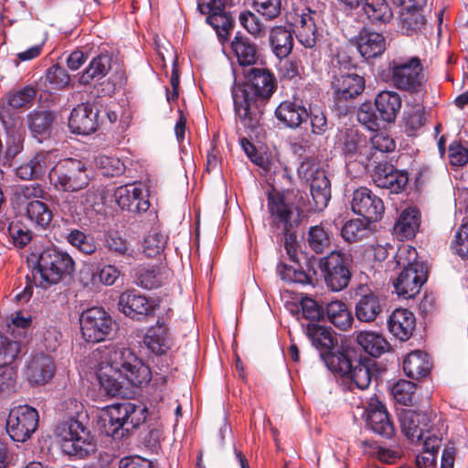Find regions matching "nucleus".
Listing matches in <instances>:
<instances>
[{
  "label": "nucleus",
  "mask_w": 468,
  "mask_h": 468,
  "mask_svg": "<svg viewBox=\"0 0 468 468\" xmlns=\"http://www.w3.org/2000/svg\"><path fill=\"white\" fill-rule=\"evenodd\" d=\"M97 378L105 395L124 397L127 394L125 384L133 387L147 384L152 372L131 349L112 346L102 352Z\"/></svg>",
  "instance_id": "nucleus-1"
},
{
  "label": "nucleus",
  "mask_w": 468,
  "mask_h": 468,
  "mask_svg": "<svg viewBox=\"0 0 468 468\" xmlns=\"http://www.w3.org/2000/svg\"><path fill=\"white\" fill-rule=\"evenodd\" d=\"M277 88L274 74L265 68H251L242 85L234 86L232 99L237 118L246 128L259 125L264 103Z\"/></svg>",
  "instance_id": "nucleus-2"
},
{
  "label": "nucleus",
  "mask_w": 468,
  "mask_h": 468,
  "mask_svg": "<svg viewBox=\"0 0 468 468\" xmlns=\"http://www.w3.org/2000/svg\"><path fill=\"white\" fill-rule=\"evenodd\" d=\"M74 271L72 257L66 251L50 247L39 253L32 273L35 282L47 289L71 280Z\"/></svg>",
  "instance_id": "nucleus-3"
},
{
  "label": "nucleus",
  "mask_w": 468,
  "mask_h": 468,
  "mask_svg": "<svg viewBox=\"0 0 468 468\" xmlns=\"http://www.w3.org/2000/svg\"><path fill=\"white\" fill-rule=\"evenodd\" d=\"M397 264L402 266V271L394 282V287L399 296L404 299L414 298L420 291L428 278L425 264L418 261L417 250L410 245L400 247L395 256Z\"/></svg>",
  "instance_id": "nucleus-4"
},
{
  "label": "nucleus",
  "mask_w": 468,
  "mask_h": 468,
  "mask_svg": "<svg viewBox=\"0 0 468 468\" xmlns=\"http://www.w3.org/2000/svg\"><path fill=\"white\" fill-rule=\"evenodd\" d=\"M144 406L130 401L112 404L106 409L102 432L114 441H122L146 420Z\"/></svg>",
  "instance_id": "nucleus-5"
},
{
  "label": "nucleus",
  "mask_w": 468,
  "mask_h": 468,
  "mask_svg": "<svg viewBox=\"0 0 468 468\" xmlns=\"http://www.w3.org/2000/svg\"><path fill=\"white\" fill-rule=\"evenodd\" d=\"M54 434L60 440L61 448L68 455L82 459L95 451L90 430L75 418L59 421L54 429Z\"/></svg>",
  "instance_id": "nucleus-6"
},
{
  "label": "nucleus",
  "mask_w": 468,
  "mask_h": 468,
  "mask_svg": "<svg viewBox=\"0 0 468 468\" xmlns=\"http://www.w3.org/2000/svg\"><path fill=\"white\" fill-rule=\"evenodd\" d=\"M49 183L58 192H79L88 187L90 176L87 165L76 158L58 161L48 172Z\"/></svg>",
  "instance_id": "nucleus-7"
},
{
  "label": "nucleus",
  "mask_w": 468,
  "mask_h": 468,
  "mask_svg": "<svg viewBox=\"0 0 468 468\" xmlns=\"http://www.w3.org/2000/svg\"><path fill=\"white\" fill-rule=\"evenodd\" d=\"M267 208L272 227L280 231L296 230L301 224L303 210L284 193L268 192Z\"/></svg>",
  "instance_id": "nucleus-8"
},
{
  "label": "nucleus",
  "mask_w": 468,
  "mask_h": 468,
  "mask_svg": "<svg viewBox=\"0 0 468 468\" xmlns=\"http://www.w3.org/2000/svg\"><path fill=\"white\" fill-rule=\"evenodd\" d=\"M391 81L395 88L410 93H419L425 89V76L420 59L393 60L390 63Z\"/></svg>",
  "instance_id": "nucleus-9"
},
{
  "label": "nucleus",
  "mask_w": 468,
  "mask_h": 468,
  "mask_svg": "<svg viewBox=\"0 0 468 468\" xmlns=\"http://www.w3.org/2000/svg\"><path fill=\"white\" fill-rule=\"evenodd\" d=\"M351 263V255L339 250H333L320 260L324 282L333 292H340L348 286Z\"/></svg>",
  "instance_id": "nucleus-10"
},
{
  "label": "nucleus",
  "mask_w": 468,
  "mask_h": 468,
  "mask_svg": "<svg viewBox=\"0 0 468 468\" xmlns=\"http://www.w3.org/2000/svg\"><path fill=\"white\" fill-rule=\"evenodd\" d=\"M354 356L355 351L347 348L340 354L339 365L328 369L348 378L357 388L363 390L371 383L376 363L368 357L355 358Z\"/></svg>",
  "instance_id": "nucleus-11"
},
{
  "label": "nucleus",
  "mask_w": 468,
  "mask_h": 468,
  "mask_svg": "<svg viewBox=\"0 0 468 468\" xmlns=\"http://www.w3.org/2000/svg\"><path fill=\"white\" fill-rule=\"evenodd\" d=\"M306 335L312 341L314 346L320 351V356L327 368H335L339 365V356L347 348L337 346V340L330 329L317 324L308 323L304 329Z\"/></svg>",
  "instance_id": "nucleus-12"
},
{
  "label": "nucleus",
  "mask_w": 468,
  "mask_h": 468,
  "mask_svg": "<svg viewBox=\"0 0 468 468\" xmlns=\"http://www.w3.org/2000/svg\"><path fill=\"white\" fill-rule=\"evenodd\" d=\"M82 337L90 343L106 339L113 329V320L102 308L92 307L83 311L80 316Z\"/></svg>",
  "instance_id": "nucleus-13"
},
{
  "label": "nucleus",
  "mask_w": 468,
  "mask_h": 468,
  "mask_svg": "<svg viewBox=\"0 0 468 468\" xmlns=\"http://www.w3.org/2000/svg\"><path fill=\"white\" fill-rule=\"evenodd\" d=\"M38 420V412L35 408L19 405L9 412L6 432L14 441L24 442L36 431Z\"/></svg>",
  "instance_id": "nucleus-14"
},
{
  "label": "nucleus",
  "mask_w": 468,
  "mask_h": 468,
  "mask_svg": "<svg viewBox=\"0 0 468 468\" xmlns=\"http://www.w3.org/2000/svg\"><path fill=\"white\" fill-rule=\"evenodd\" d=\"M299 173L310 182V192L317 210H323L331 198V184L324 170L314 165L303 163Z\"/></svg>",
  "instance_id": "nucleus-15"
},
{
  "label": "nucleus",
  "mask_w": 468,
  "mask_h": 468,
  "mask_svg": "<svg viewBox=\"0 0 468 468\" xmlns=\"http://www.w3.org/2000/svg\"><path fill=\"white\" fill-rule=\"evenodd\" d=\"M351 208L367 223L379 221L385 211L382 199L367 187H359L353 192Z\"/></svg>",
  "instance_id": "nucleus-16"
},
{
  "label": "nucleus",
  "mask_w": 468,
  "mask_h": 468,
  "mask_svg": "<svg viewBox=\"0 0 468 468\" xmlns=\"http://www.w3.org/2000/svg\"><path fill=\"white\" fill-rule=\"evenodd\" d=\"M337 102L356 98L365 90V80L354 71H335L331 82Z\"/></svg>",
  "instance_id": "nucleus-17"
},
{
  "label": "nucleus",
  "mask_w": 468,
  "mask_h": 468,
  "mask_svg": "<svg viewBox=\"0 0 468 468\" xmlns=\"http://www.w3.org/2000/svg\"><path fill=\"white\" fill-rule=\"evenodd\" d=\"M365 416L367 428L375 433L385 438H390L394 434L395 428L387 409L377 397L369 399Z\"/></svg>",
  "instance_id": "nucleus-18"
},
{
  "label": "nucleus",
  "mask_w": 468,
  "mask_h": 468,
  "mask_svg": "<svg viewBox=\"0 0 468 468\" xmlns=\"http://www.w3.org/2000/svg\"><path fill=\"white\" fill-rule=\"evenodd\" d=\"M56 151H41L16 169V175L22 180H39L56 164Z\"/></svg>",
  "instance_id": "nucleus-19"
},
{
  "label": "nucleus",
  "mask_w": 468,
  "mask_h": 468,
  "mask_svg": "<svg viewBox=\"0 0 468 468\" xmlns=\"http://www.w3.org/2000/svg\"><path fill=\"white\" fill-rule=\"evenodd\" d=\"M119 308L133 319L142 320L146 316L154 315L155 304L154 301L140 294L135 290L122 292L119 298Z\"/></svg>",
  "instance_id": "nucleus-20"
},
{
  "label": "nucleus",
  "mask_w": 468,
  "mask_h": 468,
  "mask_svg": "<svg viewBox=\"0 0 468 468\" xmlns=\"http://www.w3.org/2000/svg\"><path fill=\"white\" fill-rule=\"evenodd\" d=\"M356 295V316L361 322L370 323L377 319L383 310V303L379 295L367 285H359Z\"/></svg>",
  "instance_id": "nucleus-21"
},
{
  "label": "nucleus",
  "mask_w": 468,
  "mask_h": 468,
  "mask_svg": "<svg viewBox=\"0 0 468 468\" xmlns=\"http://www.w3.org/2000/svg\"><path fill=\"white\" fill-rule=\"evenodd\" d=\"M116 203L122 210L142 214L147 212L150 202L141 186L133 185L122 186L114 192Z\"/></svg>",
  "instance_id": "nucleus-22"
},
{
  "label": "nucleus",
  "mask_w": 468,
  "mask_h": 468,
  "mask_svg": "<svg viewBox=\"0 0 468 468\" xmlns=\"http://www.w3.org/2000/svg\"><path fill=\"white\" fill-rule=\"evenodd\" d=\"M372 177L377 186L396 194L401 192L409 181L407 172L398 170L388 163L378 164L375 167Z\"/></svg>",
  "instance_id": "nucleus-23"
},
{
  "label": "nucleus",
  "mask_w": 468,
  "mask_h": 468,
  "mask_svg": "<svg viewBox=\"0 0 468 468\" xmlns=\"http://www.w3.org/2000/svg\"><path fill=\"white\" fill-rule=\"evenodd\" d=\"M98 111H94L90 104H79L70 113L69 127L73 133L90 134L98 128Z\"/></svg>",
  "instance_id": "nucleus-24"
},
{
  "label": "nucleus",
  "mask_w": 468,
  "mask_h": 468,
  "mask_svg": "<svg viewBox=\"0 0 468 468\" xmlns=\"http://www.w3.org/2000/svg\"><path fill=\"white\" fill-rule=\"evenodd\" d=\"M399 421L403 433L411 441H420L425 432H429L431 420L425 412L403 410L399 415Z\"/></svg>",
  "instance_id": "nucleus-25"
},
{
  "label": "nucleus",
  "mask_w": 468,
  "mask_h": 468,
  "mask_svg": "<svg viewBox=\"0 0 468 468\" xmlns=\"http://www.w3.org/2000/svg\"><path fill=\"white\" fill-rule=\"evenodd\" d=\"M55 365L47 355L40 353L35 355L29 361L26 376L31 385L42 386L54 377Z\"/></svg>",
  "instance_id": "nucleus-26"
},
{
  "label": "nucleus",
  "mask_w": 468,
  "mask_h": 468,
  "mask_svg": "<svg viewBox=\"0 0 468 468\" xmlns=\"http://www.w3.org/2000/svg\"><path fill=\"white\" fill-rule=\"evenodd\" d=\"M389 332L400 341L410 338L416 326L414 314L404 308H398L392 312L388 320Z\"/></svg>",
  "instance_id": "nucleus-27"
},
{
  "label": "nucleus",
  "mask_w": 468,
  "mask_h": 468,
  "mask_svg": "<svg viewBox=\"0 0 468 468\" xmlns=\"http://www.w3.org/2000/svg\"><path fill=\"white\" fill-rule=\"evenodd\" d=\"M275 116L284 126L296 129L307 117V110L302 101H284L276 108Z\"/></svg>",
  "instance_id": "nucleus-28"
},
{
  "label": "nucleus",
  "mask_w": 468,
  "mask_h": 468,
  "mask_svg": "<svg viewBox=\"0 0 468 468\" xmlns=\"http://www.w3.org/2000/svg\"><path fill=\"white\" fill-rule=\"evenodd\" d=\"M319 17L320 15L310 7H306L301 15L296 29V37L298 41L307 48H312L316 44V21Z\"/></svg>",
  "instance_id": "nucleus-29"
},
{
  "label": "nucleus",
  "mask_w": 468,
  "mask_h": 468,
  "mask_svg": "<svg viewBox=\"0 0 468 468\" xmlns=\"http://www.w3.org/2000/svg\"><path fill=\"white\" fill-rule=\"evenodd\" d=\"M356 42L358 52L367 60L382 55L386 49V39L378 32L361 31Z\"/></svg>",
  "instance_id": "nucleus-30"
},
{
  "label": "nucleus",
  "mask_w": 468,
  "mask_h": 468,
  "mask_svg": "<svg viewBox=\"0 0 468 468\" xmlns=\"http://www.w3.org/2000/svg\"><path fill=\"white\" fill-rule=\"evenodd\" d=\"M401 97L391 90L380 91L375 98V107L386 123L394 122L401 109Z\"/></svg>",
  "instance_id": "nucleus-31"
},
{
  "label": "nucleus",
  "mask_w": 468,
  "mask_h": 468,
  "mask_svg": "<svg viewBox=\"0 0 468 468\" xmlns=\"http://www.w3.org/2000/svg\"><path fill=\"white\" fill-rule=\"evenodd\" d=\"M420 223V213L416 207H407L399 215L393 227L394 234L400 239L415 237Z\"/></svg>",
  "instance_id": "nucleus-32"
},
{
  "label": "nucleus",
  "mask_w": 468,
  "mask_h": 468,
  "mask_svg": "<svg viewBox=\"0 0 468 468\" xmlns=\"http://www.w3.org/2000/svg\"><path fill=\"white\" fill-rule=\"evenodd\" d=\"M431 369L429 356L420 350H415L406 356L403 361L405 374L412 379L427 377Z\"/></svg>",
  "instance_id": "nucleus-33"
},
{
  "label": "nucleus",
  "mask_w": 468,
  "mask_h": 468,
  "mask_svg": "<svg viewBox=\"0 0 468 468\" xmlns=\"http://www.w3.org/2000/svg\"><path fill=\"white\" fill-rule=\"evenodd\" d=\"M357 344L363 350L373 357H379L390 350V344L379 333L362 331L356 335Z\"/></svg>",
  "instance_id": "nucleus-34"
},
{
  "label": "nucleus",
  "mask_w": 468,
  "mask_h": 468,
  "mask_svg": "<svg viewBox=\"0 0 468 468\" xmlns=\"http://www.w3.org/2000/svg\"><path fill=\"white\" fill-rule=\"evenodd\" d=\"M269 41L272 52L279 58H286L292 50V35L285 27L277 26L271 27L269 34Z\"/></svg>",
  "instance_id": "nucleus-35"
},
{
  "label": "nucleus",
  "mask_w": 468,
  "mask_h": 468,
  "mask_svg": "<svg viewBox=\"0 0 468 468\" xmlns=\"http://www.w3.org/2000/svg\"><path fill=\"white\" fill-rule=\"evenodd\" d=\"M230 47L240 66H252L256 63L258 59L257 48L249 37L237 35Z\"/></svg>",
  "instance_id": "nucleus-36"
},
{
  "label": "nucleus",
  "mask_w": 468,
  "mask_h": 468,
  "mask_svg": "<svg viewBox=\"0 0 468 468\" xmlns=\"http://www.w3.org/2000/svg\"><path fill=\"white\" fill-rule=\"evenodd\" d=\"M111 62L112 59L107 54H100L93 58L80 76V84L88 85L93 80H100L104 78L111 69Z\"/></svg>",
  "instance_id": "nucleus-37"
},
{
  "label": "nucleus",
  "mask_w": 468,
  "mask_h": 468,
  "mask_svg": "<svg viewBox=\"0 0 468 468\" xmlns=\"http://www.w3.org/2000/svg\"><path fill=\"white\" fill-rule=\"evenodd\" d=\"M426 18L420 8L402 10L399 16V27L402 34L413 36L423 31Z\"/></svg>",
  "instance_id": "nucleus-38"
},
{
  "label": "nucleus",
  "mask_w": 468,
  "mask_h": 468,
  "mask_svg": "<svg viewBox=\"0 0 468 468\" xmlns=\"http://www.w3.org/2000/svg\"><path fill=\"white\" fill-rule=\"evenodd\" d=\"M55 114L51 111H34L27 115L28 126L35 137L49 135Z\"/></svg>",
  "instance_id": "nucleus-39"
},
{
  "label": "nucleus",
  "mask_w": 468,
  "mask_h": 468,
  "mask_svg": "<svg viewBox=\"0 0 468 468\" xmlns=\"http://www.w3.org/2000/svg\"><path fill=\"white\" fill-rule=\"evenodd\" d=\"M362 8L367 17L373 23H389L393 12L387 0H363Z\"/></svg>",
  "instance_id": "nucleus-40"
},
{
  "label": "nucleus",
  "mask_w": 468,
  "mask_h": 468,
  "mask_svg": "<svg viewBox=\"0 0 468 468\" xmlns=\"http://www.w3.org/2000/svg\"><path fill=\"white\" fill-rule=\"evenodd\" d=\"M306 244L316 254H322L331 246L332 233L322 225L312 226L307 231Z\"/></svg>",
  "instance_id": "nucleus-41"
},
{
  "label": "nucleus",
  "mask_w": 468,
  "mask_h": 468,
  "mask_svg": "<svg viewBox=\"0 0 468 468\" xmlns=\"http://www.w3.org/2000/svg\"><path fill=\"white\" fill-rule=\"evenodd\" d=\"M326 315L331 324L340 330L346 331L353 323V316L345 303L334 301L326 306Z\"/></svg>",
  "instance_id": "nucleus-42"
},
{
  "label": "nucleus",
  "mask_w": 468,
  "mask_h": 468,
  "mask_svg": "<svg viewBox=\"0 0 468 468\" xmlns=\"http://www.w3.org/2000/svg\"><path fill=\"white\" fill-rule=\"evenodd\" d=\"M363 142V136L357 130L347 128L341 131L338 137V144L342 154L346 159H355L360 153V145Z\"/></svg>",
  "instance_id": "nucleus-43"
},
{
  "label": "nucleus",
  "mask_w": 468,
  "mask_h": 468,
  "mask_svg": "<svg viewBox=\"0 0 468 468\" xmlns=\"http://www.w3.org/2000/svg\"><path fill=\"white\" fill-rule=\"evenodd\" d=\"M105 247L111 253L127 261L133 260L136 256L133 246L117 231L106 236Z\"/></svg>",
  "instance_id": "nucleus-44"
},
{
  "label": "nucleus",
  "mask_w": 468,
  "mask_h": 468,
  "mask_svg": "<svg viewBox=\"0 0 468 468\" xmlns=\"http://www.w3.org/2000/svg\"><path fill=\"white\" fill-rule=\"evenodd\" d=\"M44 200L29 201L26 206L29 220L41 229H46L53 218L52 211Z\"/></svg>",
  "instance_id": "nucleus-45"
},
{
  "label": "nucleus",
  "mask_w": 468,
  "mask_h": 468,
  "mask_svg": "<svg viewBox=\"0 0 468 468\" xmlns=\"http://www.w3.org/2000/svg\"><path fill=\"white\" fill-rule=\"evenodd\" d=\"M356 118L360 124L370 131H378L386 123L378 112L375 104L371 102L362 103L356 112Z\"/></svg>",
  "instance_id": "nucleus-46"
},
{
  "label": "nucleus",
  "mask_w": 468,
  "mask_h": 468,
  "mask_svg": "<svg viewBox=\"0 0 468 468\" xmlns=\"http://www.w3.org/2000/svg\"><path fill=\"white\" fill-rule=\"evenodd\" d=\"M367 221L360 218L350 219L341 228V236L347 242H357L367 238L370 230Z\"/></svg>",
  "instance_id": "nucleus-47"
},
{
  "label": "nucleus",
  "mask_w": 468,
  "mask_h": 468,
  "mask_svg": "<svg viewBox=\"0 0 468 468\" xmlns=\"http://www.w3.org/2000/svg\"><path fill=\"white\" fill-rule=\"evenodd\" d=\"M206 21L217 32L218 37L225 41L228 39L230 30L233 27L234 20L229 13L225 11V7L218 12L209 14Z\"/></svg>",
  "instance_id": "nucleus-48"
},
{
  "label": "nucleus",
  "mask_w": 468,
  "mask_h": 468,
  "mask_svg": "<svg viewBox=\"0 0 468 468\" xmlns=\"http://www.w3.org/2000/svg\"><path fill=\"white\" fill-rule=\"evenodd\" d=\"M165 273L159 268H142L136 273L135 282L138 286L152 290L161 286Z\"/></svg>",
  "instance_id": "nucleus-49"
},
{
  "label": "nucleus",
  "mask_w": 468,
  "mask_h": 468,
  "mask_svg": "<svg viewBox=\"0 0 468 468\" xmlns=\"http://www.w3.org/2000/svg\"><path fill=\"white\" fill-rule=\"evenodd\" d=\"M307 117L310 119L311 132L314 135H324L333 125L327 120L325 112L317 106L309 108Z\"/></svg>",
  "instance_id": "nucleus-50"
},
{
  "label": "nucleus",
  "mask_w": 468,
  "mask_h": 468,
  "mask_svg": "<svg viewBox=\"0 0 468 468\" xmlns=\"http://www.w3.org/2000/svg\"><path fill=\"white\" fill-rule=\"evenodd\" d=\"M68 242L80 252L90 255L97 250L93 237L86 235L80 229H72L67 236Z\"/></svg>",
  "instance_id": "nucleus-51"
},
{
  "label": "nucleus",
  "mask_w": 468,
  "mask_h": 468,
  "mask_svg": "<svg viewBox=\"0 0 468 468\" xmlns=\"http://www.w3.org/2000/svg\"><path fill=\"white\" fill-rule=\"evenodd\" d=\"M95 164L105 176H119L125 171L123 162L115 156L99 155L95 159Z\"/></svg>",
  "instance_id": "nucleus-52"
},
{
  "label": "nucleus",
  "mask_w": 468,
  "mask_h": 468,
  "mask_svg": "<svg viewBox=\"0 0 468 468\" xmlns=\"http://www.w3.org/2000/svg\"><path fill=\"white\" fill-rule=\"evenodd\" d=\"M167 237L156 229H152L144 237L143 248L147 257H154L165 247Z\"/></svg>",
  "instance_id": "nucleus-53"
},
{
  "label": "nucleus",
  "mask_w": 468,
  "mask_h": 468,
  "mask_svg": "<svg viewBox=\"0 0 468 468\" xmlns=\"http://www.w3.org/2000/svg\"><path fill=\"white\" fill-rule=\"evenodd\" d=\"M251 5L266 21H273L282 14V0H252Z\"/></svg>",
  "instance_id": "nucleus-54"
},
{
  "label": "nucleus",
  "mask_w": 468,
  "mask_h": 468,
  "mask_svg": "<svg viewBox=\"0 0 468 468\" xmlns=\"http://www.w3.org/2000/svg\"><path fill=\"white\" fill-rule=\"evenodd\" d=\"M297 319L309 320V323L320 321L324 317V309L314 299L305 297L300 302V307H296Z\"/></svg>",
  "instance_id": "nucleus-55"
},
{
  "label": "nucleus",
  "mask_w": 468,
  "mask_h": 468,
  "mask_svg": "<svg viewBox=\"0 0 468 468\" xmlns=\"http://www.w3.org/2000/svg\"><path fill=\"white\" fill-rule=\"evenodd\" d=\"M239 21L240 25L253 37H262L265 35V26L259 16L253 12L246 10L239 14Z\"/></svg>",
  "instance_id": "nucleus-56"
},
{
  "label": "nucleus",
  "mask_w": 468,
  "mask_h": 468,
  "mask_svg": "<svg viewBox=\"0 0 468 468\" xmlns=\"http://www.w3.org/2000/svg\"><path fill=\"white\" fill-rule=\"evenodd\" d=\"M416 385L408 380H399L392 387V394L396 401L404 406L412 404L415 396Z\"/></svg>",
  "instance_id": "nucleus-57"
},
{
  "label": "nucleus",
  "mask_w": 468,
  "mask_h": 468,
  "mask_svg": "<svg viewBox=\"0 0 468 468\" xmlns=\"http://www.w3.org/2000/svg\"><path fill=\"white\" fill-rule=\"evenodd\" d=\"M46 80L50 87L55 90H62L69 87L70 77L67 70L58 64L52 65L46 72Z\"/></svg>",
  "instance_id": "nucleus-58"
},
{
  "label": "nucleus",
  "mask_w": 468,
  "mask_h": 468,
  "mask_svg": "<svg viewBox=\"0 0 468 468\" xmlns=\"http://www.w3.org/2000/svg\"><path fill=\"white\" fill-rule=\"evenodd\" d=\"M48 193L37 184L21 185L16 189V196L21 202L28 204L29 201L47 199Z\"/></svg>",
  "instance_id": "nucleus-59"
},
{
  "label": "nucleus",
  "mask_w": 468,
  "mask_h": 468,
  "mask_svg": "<svg viewBox=\"0 0 468 468\" xmlns=\"http://www.w3.org/2000/svg\"><path fill=\"white\" fill-rule=\"evenodd\" d=\"M404 121L406 127L410 132H415L422 127L425 122L423 106L419 103L407 106L404 112Z\"/></svg>",
  "instance_id": "nucleus-60"
},
{
  "label": "nucleus",
  "mask_w": 468,
  "mask_h": 468,
  "mask_svg": "<svg viewBox=\"0 0 468 468\" xmlns=\"http://www.w3.org/2000/svg\"><path fill=\"white\" fill-rule=\"evenodd\" d=\"M20 351L19 344L0 335V367H7L17 356Z\"/></svg>",
  "instance_id": "nucleus-61"
},
{
  "label": "nucleus",
  "mask_w": 468,
  "mask_h": 468,
  "mask_svg": "<svg viewBox=\"0 0 468 468\" xmlns=\"http://www.w3.org/2000/svg\"><path fill=\"white\" fill-rule=\"evenodd\" d=\"M37 91L33 87H24L7 97L8 104L16 109L26 107L32 102Z\"/></svg>",
  "instance_id": "nucleus-62"
},
{
  "label": "nucleus",
  "mask_w": 468,
  "mask_h": 468,
  "mask_svg": "<svg viewBox=\"0 0 468 468\" xmlns=\"http://www.w3.org/2000/svg\"><path fill=\"white\" fill-rule=\"evenodd\" d=\"M448 159L452 166H463L468 163V149L460 141H453L448 148Z\"/></svg>",
  "instance_id": "nucleus-63"
},
{
  "label": "nucleus",
  "mask_w": 468,
  "mask_h": 468,
  "mask_svg": "<svg viewBox=\"0 0 468 468\" xmlns=\"http://www.w3.org/2000/svg\"><path fill=\"white\" fill-rule=\"evenodd\" d=\"M452 249L462 259L468 258V223L461 225L456 230Z\"/></svg>",
  "instance_id": "nucleus-64"
}]
</instances>
